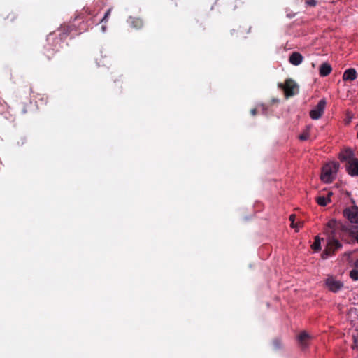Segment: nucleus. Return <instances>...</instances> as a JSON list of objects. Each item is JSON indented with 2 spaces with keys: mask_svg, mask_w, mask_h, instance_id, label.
Listing matches in <instances>:
<instances>
[{
  "mask_svg": "<svg viewBox=\"0 0 358 358\" xmlns=\"http://www.w3.org/2000/svg\"><path fill=\"white\" fill-rule=\"evenodd\" d=\"M303 57L298 52H293L289 57V62L294 65L298 66L303 62Z\"/></svg>",
  "mask_w": 358,
  "mask_h": 358,
  "instance_id": "nucleus-8",
  "label": "nucleus"
},
{
  "mask_svg": "<svg viewBox=\"0 0 358 358\" xmlns=\"http://www.w3.org/2000/svg\"><path fill=\"white\" fill-rule=\"evenodd\" d=\"M310 338V336L307 333L302 332L299 335L298 340L300 345L303 348H306L308 345V341H309Z\"/></svg>",
  "mask_w": 358,
  "mask_h": 358,
  "instance_id": "nucleus-13",
  "label": "nucleus"
},
{
  "mask_svg": "<svg viewBox=\"0 0 358 358\" xmlns=\"http://www.w3.org/2000/svg\"><path fill=\"white\" fill-rule=\"evenodd\" d=\"M343 215L352 223H358V208L352 209L345 208L343 210Z\"/></svg>",
  "mask_w": 358,
  "mask_h": 358,
  "instance_id": "nucleus-6",
  "label": "nucleus"
},
{
  "mask_svg": "<svg viewBox=\"0 0 358 358\" xmlns=\"http://www.w3.org/2000/svg\"><path fill=\"white\" fill-rule=\"evenodd\" d=\"M257 109L253 108L250 110V114L253 116H255L257 114Z\"/></svg>",
  "mask_w": 358,
  "mask_h": 358,
  "instance_id": "nucleus-21",
  "label": "nucleus"
},
{
  "mask_svg": "<svg viewBox=\"0 0 358 358\" xmlns=\"http://www.w3.org/2000/svg\"><path fill=\"white\" fill-rule=\"evenodd\" d=\"M312 248L315 250V251H319L321 249V247H320V238L318 237H316L315 239V241L313 243V244L312 245Z\"/></svg>",
  "mask_w": 358,
  "mask_h": 358,
  "instance_id": "nucleus-15",
  "label": "nucleus"
},
{
  "mask_svg": "<svg viewBox=\"0 0 358 358\" xmlns=\"http://www.w3.org/2000/svg\"><path fill=\"white\" fill-rule=\"evenodd\" d=\"M22 113H27V110L24 108L23 110H22Z\"/></svg>",
  "mask_w": 358,
  "mask_h": 358,
  "instance_id": "nucleus-26",
  "label": "nucleus"
},
{
  "mask_svg": "<svg viewBox=\"0 0 358 358\" xmlns=\"http://www.w3.org/2000/svg\"><path fill=\"white\" fill-rule=\"evenodd\" d=\"M235 32H236V30H235V29H233V30L231 31V34H234Z\"/></svg>",
  "mask_w": 358,
  "mask_h": 358,
  "instance_id": "nucleus-28",
  "label": "nucleus"
},
{
  "mask_svg": "<svg viewBox=\"0 0 358 358\" xmlns=\"http://www.w3.org/2000/svg\"><path fill=\"white\" fill-rule=\"evenodd\" d=\"M131 25L136 29H141L143 26V22L139 18H136L131 21Z\"/></svg>",
  "mask_w": 358,
  "mask_h": 358,
  "instance_id": "nucleus-14",
  "label": "nucleus"
},
{
  "mask_svg": "<svg viewBox=\"0 0 358 358\" xmlns=\"http://www.w3.org/2000/svg\"><path fill=\"white\" fill-rule=\"evenodd\" d=\"M357 77V73L355 69L350 68L345 70L343 75V80L352 81L355 80Z\"/></svg>",
  "mask_w": 358,
  "mask_h": 358,
  "instance_id": "nucleus-10",
  "label": "nucleus"
},
{
  "mask_svg": "<svg viewBox=\"0 0 358 358\" xmlns=\"http://www.w3.org/2000/svg\"><path fill=\"white\" fill-rule=\"evenodd\" d=\"M306 3L308 5V6H315L316 4H317V1L315 0H306Z\"/></svg>",
  "mask_w": 358,
  "mask_h": 358,
  "instance_id": "nucleus-18",
  "label": "nucleus"
},
{
  "mask_svg": "<svg viewBox=\"0 0 358 358\" xmlns=\"http://www.w3.org/2000/svg\"><path fill=\"white\" fill-rule=\"evenodd\" d=\"M346 170L352 176H358V159H351L346 164Z\"/></svg>",
  "mask_w": 358,
  "mask_h": 358,
  "instance_id": "nucleus-7",
  "label": "nucleus"
},
{
  "mask_svg": "<svg viewBox=\"0 0 358 358\" xmlns=\"http://www.w3.org/2000/svg\"><path fill=\"white\" fill-rule=\"evenodd\" d=\"M339 159L341 162H346L348 164L351 159H355L354 157V152L350 149H347L339 155Z\"/></svg>",
  "mask_w": 358,
  "mask_h": 358,
  "instance_id": "nucleus-9",
  "label": "nucleus"
},
{
  "mask_svg": "<svg viewBox=\"0 0 358 358\" xmlns=\"http://www.w3.org/2000/svg\"><path fill=\"white\" fill-rule=\"evenodd\" d=\"M326 105V100L324 99H321L316 106L310 111V117L313 120L320 119L324 113Z\"/></svg>",
  "mask_w": 358,
  "mask_h": 358,
  "instance_id": "nucleus-3",
  "label": "nucleus"
},
{
  "mask_svg": "<svg viewBox=\"0 0 358 358\" xmlns=\"http://www.w3.org/2000/svg\"><path fill=\"white\" fill-rule=\"evenodd\" d=\"M309 134L308 133H303L299 136V139L301 141H306L308 138Z\"/></svg>",
  "mask_w": 358,
  "mask_h": 358,
  "instance_id": "nucleus-19",
  "label": "nucleus"
},
{
  "mask_svg": "<svg viewBox=\"0 0 358 358\" xmlns=\"http://www.w3.org/2000/svg\"><path fill=\"white\" fill-rule=\"evenodd\" d=\"M355 239H356L357 242L358 243V231L356 234Z\"/></svg>",
  "mask_w": 358,
  "mask_h": 358,
  "instance_id": "nucleus-25",
  "label": "nucleus"
},
{
  "mask_svg": "<svg viewBox=\"0 0 358 358\" xmlns=\"http://www.w3.org/2000/svg\"><path fill=\"white\" fill-rule=\"evenodd\" d=\"M110 13H111V9L110 8V9H108V10L106 12V13H105V15H104L103 17V18L101 19V22L106 23V22H107V21H108V17H109V16L110 15Z\"/></svg>",
  "mask_w": 358,
  "mask_h": 358,
  "instance_id": "nucleus-17",
  "label": "nucleus"
},
{
  "mask_svg": "<svg viewBox=\"0 0 358 358\" xmlns=\"http://www.w3.org/2000/svg\"><path fill=\"white\" fill-rule=\"evenodd\" d=\"M101 29H102L103 31H105L106 29V27L105 25H102Z\"/></svg>",
  "mask_w": 358,
  "mask_h": 358,
  "instance_id": "nucleus-24",
  "label": "nucleus"
},
{
  "mask_svg": "<svg viewBox=\"0 0 358 358\" xmlns=\"http://www.w3.org/2000/svg\"><path fill=\"white\" fill-rule=\"evenodd\" d=\"M354 266L356 268H358V259L355 262Z\"/></svg>",
  "mask_w": 358,
  "mask_h": 358,
  "instance_id": "nucleus-22",
  "label": "nucleus"
},
{
  "mask_svg": "<svg viewBox=\"0 0 358 358\" xmlns=\"http://www.w3.org/2000/svg\"><path fill=\"white\" fill-rule=\"evenodd\" d=\"M294 220H295V215H291L289 216V220L291 221V227H295V224H294Z\"/></svg>",
  "mask_w": 358,
  "mask_h": 358,
  "instance_id": "nucleus-20",
  "label": "nucleus"
},
{
  "mask_svg": "<svg viewBox=\"0 0 358 358\" xmlns=\"http://www.w3.org/2000/svg\"><path fill=\"white\" fill-rule=\"evenodd\" d=\"M357 138H358V131H357Z\"/></svg>",
  "mask_w": 358,
  "mask_h": 358,
  "instance_id": "nucleus-29",
  "label": "nucleus"
},
{
  "mask_svg": "<svg viewBox=\"0 0 358 358\" xmlns=\"http://www.w3.org/2000/svg\"><path fill=\"white\" fill-rule=\"evenodd\" d=\"M342 247L341 243L336 239H330L328 243L324 253L329 256L334 253V252Z\"/></svg>",
  "mask_w": 358,
  "mask_h": 358,
  "instance_id": "nucleus-5",
  "label": "nucleus"
},
{
  "mask_svg": "<svg viewBox=\"0 0 358 358\" xmlns=\"http://www.w3.org/2000/svg\"><path fill=\"white\" fill-rule=\"evenodd\" d=\"M334 224H335V222L334 221H331V222H329V226L330 227H333Z\"/></svg>",
  "mask_w": 358,
  "mask_h": 358,
  "instance_id": "nucleus-23",
  "label": "nucleus"
},
{
  "mask_svg": "<svg viewBox=\"0 0 358 358\" xmlns=\"http://www.w3.org/2000/svg\"><path fill=\"white\" fill-rule=\"evenodd\" d=\"M349 275L353 280H358V268H355L350 271Z\"/></svg>",
  "mask_w": 358,
  "mask_h": 358,
  "instance_id": "nucleus-16",
  "label": "nucleus"
},
{
  "mask_svg": "<svg viewBox=\"0 0 358 358\" xmlns=\"http://www.w3.org/2000/svg\"><path fill=\"white\" fill-rule=\"evenodd\" d=\"M325 285L327 288L333 292H337L343 287V283L336 280L335 278L331 276L325 280Z\"/></svg>",
  "mask_w": 358,
  "mask_h": 358,
  "instance_id": "nucleus-4",
  "label": "nucleus"
},
{
  "mask_svg": "<svg viewBox=\"0 0 358 358\" xmlns=\"http://www.w3.org/2000/svg\"><path fill=\"white\" fill-rule=\"evenodd\" d=\"M200 26L202 27L203 29H205V27H204V26L203 25L202 23H200Z\"/></svg>",
  "mask_w": 358,
  "mask_h": 358,
  "instance_id": "nucleus-27",
  "label": "nucleus"
},
{
  "mask_svg": "<svg viewBox=\"0 0 358 358\" xmlns=\"http://www.w3.org/2000/svg\"><path fill=\"white\" fill-rule=\"evenodd\" d=\"M278 87L284 90L285 95L287 98L293 96L298 94L299 86L292 79H287L285 84L279 83Z\"/></svg>",
  "mask_w": 358,
  "mask_h": 358,
  "instance_id": "nucleus-2",
  "label": "nucleus"
},
{
  "mask_svg": "<svg viewBox=\"0 0 358 358\" xmlns=\"http://www.w3.org/2000/svg\"><path fill=\"white\" fill-rule=\"evenodd\" d=\"M338 167L339 164L335 162L324 165L322 170L321 180L326 183L331 182L334 179V175L337 172Z\"/></svg>",
  "mask_w": 358,
  "mask_h": 358,
  "instance_id": "nucleus-1",
  "label": "nucleus"
},
{
  "mask_svg": "<svg viewBox=\"0 0 358 358\" xmlns=\"http://www.w3.org/2000/svg\"><path fill=\"white\" fill-rule=\"evenodd\" d=\"M332 68L328 63H322L320 67V75L321 76H327L331 72Z\"/></svg>",
  "mask_w": 358,
  "mask_h": 358,
  "instance_id": "nucleus-12",
  "label": "nucleus"
},
{
  "mask_svg": "<svg viewBox=\"0 0 358 358\" xmlns=\"http://www.w3.org/2000/svg\"><path fill=\"white\" fill-rule=\"evenodd\" d=\"M333 194L331 192L327 193V196H320L316 198L317 203L321 206H325L331 202L330 196Z\"/></svg>",
  "mask_w": 358,
  "mask_h": 358,
  "instance_id": "nucleus-11",
  "label": "nucleus"
}]
</instances>
